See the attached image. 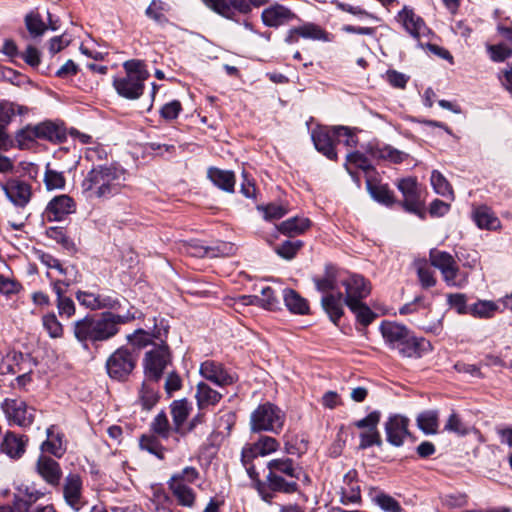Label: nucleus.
Masks as SVG:
<instances>
[{
  "mask_svg": "<svg viewBox=\"0 0 512 512\" xmlns=\"http://www.w3.org/2000/svg\"><path fill=\"white\" fill-rule=\"evenodd\" d=\"M134 319L135 315L129 311L125 314L103 312L98 318L86 315L73 322L72 331L75 339L86 346L88 342L95 344L112 339L119 333L121 325Z\"/></svg>",
  "mask_w": 512,
  "mask_h": 512,
  "instance_id": "nucleus-1",
  "label": "nucleus"
},
{
  "mask_svg": "<svg viewBox=\"0 0 512 512\" xmlns=\"http://www.w3.org/2000/svg\"><path fill=\"white\" fill-rule=\"evenodd\" d=\"M126 180L125 171L117 164H93L82 182L87 199L110 198L118 194Z\"/></svg>",
  "mask_w": 512,
  "mask_h": 512,
  "instance_id": "nucleus-2",
  "label": "nucleus"
},
{
  "mask_svg": "<svg viewBox=\"0 0 512 512\" xmlns=\"http://www.w3.org/2000/svg\"><path fill=\"white\" fill-rule=\"evenodd\" d=\"M380 331L387 346L402 358H421L432 350L430 341L417 337L405 325L384 321Z\"/></svg>",
  "mask_w": 512,
  "mask_h": 512,
  "instance_id": "nucleus-3",
  "label": "nucleus"
},
{
  "mask_svg": "<svg viewBox=\"0 0 512 512\" xmlns=\"http://www.w3.org/2000/svg\"><path fill=\"white\" fill-rule=\"evenodd\" d=\"M265 488L273 495V492L293 494L299 490L297 481L303 473L302 467L292 458L287 456L276 457L266 464Z\"/></svg>",
  "mask_w": 512,
  "mask_h": 512,
  "instance_id": "nucleus-4",
  "label": "nucleus"
},
{
  "mask_svg": "<svg viewBox=\"0 0 512 512\" xmlns=\"http://www.w3.org/2000/svg\"><path fill=\"white\" fill-rule=\"evenodd\" d=\"M280 443L277 439L267 435H261L255 442L246 443L241 450V464L245 468L249 478L255 483L261 498L265 502H271L273 495L265 488L264 482L260 480L253 461L259 456H267L278 451Z\"/></svg>",
  "mask_w": 512,
  "mask_h": 512,
  "instance_id": "nucleus-5",
  "label": "nucleus"
},
{
  "mask_svg": "<svg viewBox=\"0 0 512 512\" xmlns=\"http://www.w3.org/2000/svg\"><path fill=\"white\" fill-rule=\"evenodd\" d=\"M124 74L113 79V87L117 94L127 100L139 99L145 90V81L150 74L139 60H129L123 64Z\"/></svg>",
  "mask_w": 512,
  "mask_h": 512,
  "instance_id": "nucleus-6",
  "label": "nucleus"
},
{
  "mask_svg": "<svg viewBox=\"0 0 512 512\" xmlns=\"http://www.w3.org/2000/svg\"><path fill=\"white\" fill-rule=\"evenodd\" d=\"M286 414L273 403L260 404L250 415V431L279 434L285 424Z\"/></svg>",
  "mask_w": 512,
  "mask_h": 512,
  "instance_id": "nucleus-7",
  "label": "nucleus"
},
{
  "mask_svg": "<svg viewBox=\"0 0 512 512\" xmlns=\"http://www.w3.org/2000/svg\"><path fill=\"white\" fill-rule=\"evenodd\" d=\"M138 355L126 346L117 348L106 360L108 376L116 381H125L136 367Z\"/></svg>",
  "mask_w": 512,
  "mask_h": 512,
  "instance_id": "nucleus-8",
  "label": "nucleus"
},
{
  "mask_svg": "<svg viewBox=\"0 0 512 512\" xmlns=\"http://www.w3.org/2000/svg\"><path fill=\"white\" fill-rule=\"evenodd\" d=\"M431 265L439 269L443 280L448 286L463 287L468 282V276L460 272L453 256L447 252L432 250L430 252Z\"/></svg>",
  "mask_w": 512,
  "mask_h": 512,
  "instance_id": "nucleus-9",
  "label": "nucleus"
},
{
  "mask_svg": "<svg viewBox=\"0 0 512 512\" xmlns=\"http://www.w3.org/2000/svg\"><path fill=\"white\" fill-rule=\"evenodd\" d=\"M171 363L172 356L169 347L162 342L145 354L143 359L145 377L150 381L158 382Z\"/></svg>",
  "mask_w": 512,
  "mask_h": 512,
  "instance_id": "nucleus-10",
  "label": "nucleus"
},
{
  "mask_svg": "<svg viewBox=\"0 0 512 512\" xmlns=\"http://www.w3.org/2000/svg\"><path fill=\"white\" fill-rule=\"evenodd\" d=\"M0 409L10 426L27 428L34 422L35 409L20 398H5L0 404Z\"/></svg>",
  "mask_w": 512,
  "mask_h": 512,
  "instance_id": "nucleus-11",
  "label": "nucleus"
},
{
  "mask_svg": "<svg viewBox=\"0 0 512 512\" xmlns=\"http://www.w3.org/2000/svg\"><path fill=\"white\" fill-rule=\"evenodd\" d=\"M381 412L374 410L370 412L366 417L354 422V426L358 429L363 430L359 434V446L361 450H365L372 446L381 447L383 442L381 439L380 432L378 430V424L380 423Z\"/></svg>",
  "mask_w": 512,
  "mask_h": 512,
  "instance_id": "nucleus-12",
  "label": "nucleus"
},
{
  "mask_svg": "<svg viewBox=\"0 0 512 512\" xmlns=\"http://www.w3.org/2000/svg\"><path fill=\"white\" fill-rule=\"evenodd\" d=\"M209 8L219 15L234 19L236 13H248L251 8L260 7L268 3V0H202Z\"/></svg>",
  "mask_w": 512,
  "mask_h": 512,
  "instance_id": "nucleus-13",
  "label": "nucleus"
},
{
  "mask_svg": "<svg viewBox=\"0 0 512 512\" xmlns=\"http://www.w3.org/2000/svg\"><path fill=\"white\" fill-rule=\"evenodd\" d=\"M62 493L66 505L74 512L81 511L87 504L83 495V480L78 473H69L65 476Z\"/></svg>",
  "mask_w": 512,
  "mask_h": 512,
  "instance_id": "nucleus-14",
  "label": "nucleus"
},
{
  "mask_svg": "<svg viewBox=\"0 0 512 512\" xmlns=\"http://www.w3.org/2000/svg\"><path fill=\"white\" fill-rule=\"evenodd\" d=\"M396 186L404 198L400 203L401 206L406 211L421 216L423 213V203L417 179L414 177L402 178L397 181Z\"/></svg>",
  "mask_w": 512,
  "mask_h": 512,
  "instance_id": "nucleus-15",
  "label": "nucleus"
},
{
  "mask_svg": "<svg viewBox=\"0 0 512 512\" xmlns=\"http://www.w3.org/2000/svg\"><path fill=\"white\" fill-rule=\"evenodd\" d=\"M345 289L344 302L346 306H355L362 302L371 292V285L362 275L349 274L341 281Z\"/></svg>",
  "mask_w": 512,
  "mask_h": 512,
  "instance_id": "nucleus-16",
  "label": "nucleus"
},
{
  "mask_svg": "<svg viewBox=\"0 0 512 512\" xmlns=\"http://www.w3.org/2000/svg\"><path fill=\"white\" fill-rule=\"evenodd\" d=\"M308 227L309 226H275L276 232L278 233L276 237L283 235L288 238L275 247V252L284 259H292L301 248L302 242L300 240L292 241L291 238L305 233Z\"/></svg>",
  "mask_w": 512,
  "mask_h": 512,
  "instance_id": "nucleus-17",
  "label": "nucleus"
},
{
  "mask_svg": "<svg viewBox=\"0 0 512 512\" xmlns=\"http://www.w3.org/2000/svg\"><path fill=\"white\" fill-rule=\"evenodd\" d=\"M395 20L403 27V29L414 39L420 40L430 34V29L424 20L414 12L409 6H404L395 16Z\"/></svg>",
  "mask_w": 512,
  "mask_h": 512,
  "instance_id": "nucleus-18",
  "label": "nucleus"
},
{
  "mask_svg": "<svg viewBox=\"0 0 512 512\" xmlns=\"http://www.w3.org/2000/svg\"><path fill=\"white\" fill-rule=\"evenodd\" d=\"M409 419L400 414H393L388 417L384 424L387 442L394 446L400 447L404 444L405 439L411 437L409 432Z\"/></svg>",
  "mask_w": 512,
  "mask_h": 512,
  "instance_id": "nucleus-19",
  "label": "nucleus"
},
{
  "mask_svg": "<svg viewBox=\"0 0 512 512\" xmlns=\"http://www.w3.org/2000/svg\"><path fill=\"white\" fill-rule=\"evenodd\" d=\"M76 205L68 195L55 196L46 206L43 212V220L48 222H61L66 216L74 213Z\"/></svg>",
  "mask_w": 512,
  "mask_h": 512,
  "instance_id": "nucleus-20",
  "label": "nucleus"
},
{
  "mask_svg": "<svg viewBox=\"0 0 512 512\" xmlns=\"http://www.w3.org/2000/svg\"><path fill=\"white\" fill-rule=\"evenodd\" d=\"M311 137L317 151L330 160L337 158V152L335 151L337 144L336 126L331 128L319 126L312 131Z\"/></svg>",
  "mask_w": 512,
  "mask_h": 512,
  "instance_id": "nucleus-21",
  "label": "nucleus"
},
{
  "mask_svg": "<svg viewBox=\"0 0 512 512\" xmlns=\"http://www.w3.org/2000/svg\"><path fill=\"white\" fill-rule=\"evenodd\" d=\"M35 470L46 484L52 487L60 485L63 472L60 464L53 458L40 455L36 461Z\"/></svg>",
  "mask_w": 512,
  "mask_h": 512,
  "instance_id": "nucleus-22",
  "label": "nucleus"
},
{
  "mask_svg": "<svg viewBox=\"0 0 512 512\" xmlns=\"http://www.w3.org/2000/svg\"><path fill=\"white\" fill-rule=\"evenodd\" d=\"M199 372L203 378L220 387L231 385L236 381L235 376L229 373L221 363L213 360L201 363Z\"/></svg>",
  "mask_w": 512,
  "mask_h": 512,
  "instance_id": "nucleus-23",
  "label": "nucleus"
},
{
  "mask_svg": "<svg viewBox=\"0 0 512 512\" xmlns=\"http://www.w3.org/2000/svg\"><path fill=\"white\" fill-rule=\"evenodd\" d=\"M261 18L268 27L278 28L287 25L298 19L297 15L288 7L281 4H274L262 11Z\"/></svg>",
  "mask_w": 512,
  "mask_h": 512,
  "instance_id": "nucleus-24",
  "label": "nucleus"
},
{
  "mask_svg": "<svg viewBox=\"0 0 512 512\" xmlns=\"http://www.w3.org/2000/svg\"><path fill=\"white\" fill-rule=\"evenodd\" d=\"M343 303L344 295L341 292L328 293L321 298V306L334 324L343 316Z\"/></svg>",
  "mask_w": 512,
  "mask_h": 512,
  "instance_id": "nucleus-25",
  "label": "nucleus"
},
{
  "mask_svg": "<svg viewBox=\"0 0 512 512\" xmlns=\"http://www.w3.org/2000/svg\"><path fill=\"white\" fill-rule=\"evenodd\" d=\"M222 397V393L213 389L206 382L201 381L196 386L195 399L198 410H205L211 406L217 405Z\"/></svg>",
  "mask_w": 512,
  "mask_h": 512,
  "instance_id": "nucleus-26",
  "label": "nucleus"
},
{
  "mask_svg": "<svg viewBox=\"0 0 512 512\" xmlns=\"http://www.w3.org/2000/svg\"><path fill=\"white\" fill-rule=\"evenodd\" d=\"M38 139L52 143H62L66 140L65 128L52 121H44L35 125Z\"/></svg>",
  "mask_w": 512,
  "mask_h": 512,
  "instance_id": "nucleus-27",
  "label": "nucleus"
},
{
  "mask_svg": "<svg viewBox=\"0 0 512 512\" xmlns=\"http://www.w3.org/2000/svg\"><path fill=\"white\" fill-rule=\"evenodd\" d=\"M167 485L178 505L187 508H192L195 505L196 493L189 485L179 483L177 478L168 480Z\"/></svg>",
  "mask_w": 512,
  "mask_h": 512,
  "instance_id": "nucleus-28",
  "label": "nucleus"
},
{
  "mask_svg": "<svg viewBox=\"0 0 512 512\" xmlns=\"http://www.w3.org/2000/svg\"><path fill=\"white\" fill-rule=\"evenodd\" d=\"M366 186L371 197L378 203L391 206L396 202L394 194L387 184L378 183L375 178L369 176L366 179Z\"/></svg>",
  "mask_w": 512,
  "mask_h": 512,
  "instance_id": "nucleus-29",
  "label": "nucleus"
},
{
  "mask_svg": "<svg viewBox=\"0 0 512 512\" xmlns=\"http://www.w3.org/2000/svg\"><path fill=\"white\" fill-rule=\"evenodd\" d=\"M170 410L173 419L174 430L177 433H184L183 425L192 410L191 403L186 398L174 400L170 404Z\"/></svg>",
  "mask_w": 512,
  "mask_h": 512,
  "instance_id": "nucleus-30",
  "label": "nucleus"
},
{
  "mask_svg": "<svg viewBox=\"0 0 512 512\" xmlns=\"http://www.w3.org/2000/svg\"><path fill=\"white\" fill-rule=\"evenodd\" d=\"M26 441L24 436L8 432L1 443L0 450L10 458H20L25 452Z\"/></svg>",
  "mask_w": 512,
  "mask_h": 512,
  "instance_id": "nucleus-31",
  "label": "nucleus"
},
{
  "mask_svg": "<svg viewBox=\"0 0 512 512\" xmlns=\"http://www.w3.org/2000/svg\"><path fill=\"white\" fill-rule=\"evenodd\" d=\"M211 182L226 192H233L235 186V175L232 171L211 167L207 172Z\"/></svg>",
  "mask_w": 512,
  "mask_h": 512,
  "instance_id": "nucleus-32",
  "label": "nucleus"
},
{
  "mask_svg": "<svg viewBox=\"0 0 512 512\" xmlns=\"http://www.w3.org/2000/svg\"><path fill=\"white\" fill-rule=\"evenodd\" d=\"M7 197L17 206L28 203L31 195L30 186L25 182L13 181L5 187Z\"/></svg>",
  "mask_w": 512,
  "mask_h": 512,
  "instance_id": "nucleus-33",
  "label": "nucleus"
},
{
  "mask_svg": "<svg viewBox=\"0 0 512 512\" xmlns=\"http://www.w3.org/2000/svg\"><path fill=\"white\" fill-rule=\"evenodd\" d=\"M283 298L288 310L294 314L305 315L309 313L308 301L293 289H284Z\"/></svg>",
  "mask_w": 512,
  "mask_h": 512,
  "instance_id": "nucleus-34",
  "label": "nucleus"
},
{
  "mask_svg": "<svg viewBox=\"0 0 512 512\" xmlns=\"http://www.w3.org/2000/svg\"><path fill=\"white\" fill-rule=\"evenodd\" d=\"M313 283L315 284L317 291L324 293L325 295L332 293L337 286L336 268L331 264L326 265L324 275L314 277Z\"/></svg>",
  "mask_w": 512,
  "mask_h": 512,
  "instance_id": "nucleus-35",
  "label": "nucleus"
},
{
  "mask_svg": "<svg viewBox=\"0 0 512 512\" xmlns=\"http://www.w3.org/2000/svg\"><path fill=\"white\" fill-rule=\"evenodd\" d=\"M370 154L375 159L388 160L392 163H402L408 154L390 145H377L370 149Z\"/></svg>",
  "mask_w": 512,
  "mask_h": 512,
  "instance_id": "nucleus-36",
  "label": "nucleus"
},
{
  "mask_svg": "<svg viewBox=\"0 0 512 512\" xmlns=\"http://www.w3.org/2000/svg\"><path fill=\"white\" fill-rule=\"evenodd\" d=\"M158 382H153L145 377L142 383L139 400L144 409H152L159 400V393L157 388Z\"/></svg>",
  "mask_w": 512,
  "mask_h": 512,
  "instance_id": "nucleus-37",
  "label": "nucleus"
},
{
  "mask_svg": "<svg viewBox=\"0 0 512 512\" xmlns=\"http://www.w3.org/2000/svg\"><path fill=\"white\" fill-rule=\"evenodd\" d=\"M194 255L198 257H218L230 255L234 252V245L228 242H217L216 245H198L195 246Z\"/></svg>",
  "mask_w": 512,
  "mask_h": 512,
  "instance_id": "nucleus-38",
  "label": "nucleus"
},
{
  "mask_svg": "<svg viewBox=\"0 0 512 512\" xmlns=\"http://www.w3.org/2000/svg\"><path fill=\"white\" fill-rule=\"evenodd\" d=\"M53 428L51 426L47 429V440L41 444V450L60 458L66 450L63 445V435L59 433L54 435Z\"/></svg>",
  "mask_w": 512,
  "mask_h": 512,
  "instance_id": "nucleus-39",
  "label": "nucleus"
},
{
  "mask_svg": "<svg viewBox=\"0 0 512 512\" xmlns=\"http://www.w3.org/2000/svg\"><path fill=\"white\" fill-rule=\"evenodd\" d=\"M298 34L301 38L313 41H331L330 34L322 29L319 25L312 22H305L298 26Z\"/></svg>",
  "mask_w": 512,
  "mask_h": 512,
  "instance_id": "nucleus-40",
  "label": "nucleus"
},
{
  "mask_svg": "<svg viewBox=\"0 0 512 512\" xmlns=\"http://www.w3.org/2000/svg\"><path fill=\"white\" fill-rule=\"evenodd\" d=\"M42 327L51 339H60L64 336V326L54 312H47L41 317Z\"/></svg>",
  "mask_w": 512,
  "mask_h": 512,
  "instance_id": "nucleus-41",
  "label": "nucleus"
},
{
  "mask_svg": "<svg viewBox=\"0 0 512 512\" xmlns=\"http://www.w3.org/2000/svg\"><path fill=\"white\" fill-rule=\"evenodd\" d=\"M417 426L425 434H436L438 432V412L434 410H428L420 413L417 416Z\"/></svg>",
  "mask_w": 512,
  "mask_h": 512,
  "instance_id": "nucleus-42",
  "label": "nucleus"
},
{
  "mask_svg": "<svg viewBox=\"0 0 512 512\" xmlns=\"http://www.w3.org/2000/svg\"><path fill=\"white\" fill-rule=\"evenodd\" d=\"M430 182L436 194L442 197H446L450 200L454 199L453 189L441 172L438 170H433L431 172Z\"/></svg>",
  "mask_w": 512,
  "mask_h": 512,
  "instance_id": "nucleus-43",
  "label": "nucleus"
},
{
  "mask_svg": "<svg viewBox=\"0 0 512 512\" xmlns=\"http://www.w3.org/2000/svg\"><path fill=\"white\" fill-rule=\"evenodd\" d=\"M25 25L33 38L41 37L47 30V25L37 11H31L26 15Z\"/></svg>",
  "mask_w": 512,
  "mask_h": 512,
  "instance_id": "nucleus-44",
  "label": "nucleus"
},
{
  "mask_svg": "<svg viewBox=\"0 0 512 512\" xmlns=\"http://www.w3.org/2000/svg\"><path fill=\"white\" fill-rule=\"evenodd\" d=\"M415 267L420 285L423 289H428L436 285L434 271L426 261L415 262Z\"/></svg>",
  "mask_w": 512,
  "mask_h": 512,
  "instance_id": "nucleus-45",
  "label": "nucleus"
},
{
  "mask_svg": "<svg viewBox=\"0 0 512 512\" xmlns=\"http://www.w3.org/2000/svg\"><path fill=\"white\" fill-rule=\"evenodd\" d=\"M15 139L20 149L32 148L36 140H38L35 125H27L23 129L19 130L15 136Z\"/></svg>",
  "mask_w": 512,
  "mask_h": 512,
  "instance_id": "nucleus-46",
  "label": "nucleus"
},
{
  "mask_svg": "<svg viewBox=\"0 0 512 512\" xmlns=\"http://www.w3.org/2000/svg\"><path fill=\"white\" fill-rule=\"evenodd\" d=\"M46 235L57 243H60L66 250L71 252L76 251L74 241L66 235V231L63 226H50L46 230Z\"/></svg>",
  "mask_w": 512,
  "mask_h": 512,
  "instance_id": "nucleus-47",
  "label": "nucleus"
},
{
  "mask_svg": "<svg viewBox=\"0 0 512 512\" xmlns=\"http://www.w3.org/2000/svg\"><path fill=\"white\" fill-rule=\"evenodd\" d=\"M497 309L498 306L493 301L480 300L469 307V313L474 317L490 318Z\"/></svg>",
  "mask_w": 512,
  "mask_h": 512,
  "instance_id": "nucleus-48",
  "label": "nucleus"
},
{
  "mask_svg": "<svg viewBox=\"0 0 512 512\" xmlns=\"http://www.w3.org/2000/svg\"><path fill=\"white\" fill-rule=\"evenodd\" d=\"M44 183L48 190L63 189L66 180L62 172L51 169L50 165L47 164L44 174Z\"/></svg>",
  "mask_w": 512,
  "mask_h": 512,
  "instance_id": "nucleus-49",
  "label": "nucleus"
},
{
  "mask_svg": "<svg viewBox=\"0 0 512 512\" xmlns=\"http://www.w3.org/2000/svg\"><path fill=\"white\" fill-rule=\"evenodd\" d=\"M346 161V165H354L356 168L363 170L366 174V178L371 176V172H374V168L369 159L358 151L347 154Z\"/></svg>",
  "mask_w": 512,
  "mask_h": 512,
  "instance_id": "nucleus-50",
  "label": "nucleus"
},
{
  "mask_svg": "<svg viewBox=\"0 0 512 512\" xmlns=\"http://www.w3.org/2000/svg\"><path fill=\"white\" fill-rule=\"evenodd\" d=\"M487 53L494 62H504L512 57V48L504 43L486 45Z\"/></svg>",
  "mask_w": 512,
  "mask_h": 512,
  "instance_id": "nucleus-51",
  "label": "nucleus"
},
{
  "mask_svg": "<svg viewBox=\"0 0 512 512\" xmlns=\"http://www.w3.org/2000/svg\"><path fill=\"white\" fill-rule=\"evenodd\" d=\"M140 447L143 450L155 455L159 459H164L165 450L158 439L151 435H143L140 438Z\"/></svg>",
  "mask_w": 512,
  "mask_h": 512,
  "instance_id": "nucleus-52",
  "label": "nucleus"
},
{
  "mask_svg": "<svg viewBox=\"0 0 512 512\" xmlns=\"http://www.w3.org/2000/svg\"><path fill=\"white\" fill-rule=\"evenodd\" d=\"M151 430L158 436L167 439L170 435V423L164 411L159 412L151 422Z\"/></svg>",
  "mask_w": 512,
  "mask_h": 512,
  "instance_id": "nucleus-53",
  "label": "nucleus"
},
{
  "mask_svg": "<svg viewBox=\"0 0 512 512\" xmlns=\"http://www.w3.org/2000/svg\"><path fill=\"white\" fill-rule=\"evenodd\" d=\"M356 316L357 321L363 326L369 325L375 318V313L362 301L355 306H347Z\"/></svg>",
  "mask_w": 512,
  "mask_h": 512,
  "instance_id": "nucleus-54",
  "label": "nucleus"
},
{
  "mask_svg": "<svg viewBox=\"0 0 512 512\" xmlns=\"http://www.w3.org/2000/svg\"><path fill=\"white\" fill-rule=\"evenodd\" d=\"M153 337L154 336L151 335L149 332H147L143 329H137L133 333L128 334L126 336V340L133 347H135L137 349H142L152 343Z\"/></svg>",
  "mask_w": 512,
  "mask_h": 512,
  "instance_id": "nucleus-55",
  "label": "nucleus"
},
{
  "mask_svg": "<svg viewBox=\"0 0 512 512\" xmlns=\"http://www.w3.org/2000/svg\"><path fill=\"white\" fill-rule=\"evenodd\" d=\"M374 502L385 512H402L400 503L392 496L379 493L374 497Z\"/></svg>",
  "mask_w": 512,
  "mask_h": 512,
  "instance_id": "nucleus-56",
  "label": "nucleus"
},
{
  "mask_svg": "<svg viewBox=\"0 0 512 512\" xmlns=\"http://www.w3.org/2000/svg\"><path fill=\"white\" fill-rule=\"evenodd\" d=\"M444 429L459 436L467 435L470 431L468 425H466L460 416L454 412L447 419Z\"/></svg>",
  "mask_w": 512,
  "mask_h": 512,
  "instance_id": "nucleus-57",
  "label": "nucleus"
},
{
  "mask_svg": "<svg viewBox=\"0 0 512 512\" xmlns=\"http://www.w3.org/2000/svg\"><path fill=\"white\" fill-rule=\"evenodd\" d=\"M472 219L475 224H492L497 220L491 208L486 205L475 207L472 211Z\"/></svg>",
  "mask_w": 512,
  "mask_h": 512,
  "instance_id": "nucleus-58",
  "label": "nucleus"
},
{
  "mask_svg": "<svg viewBox=\"0 0 512 512\" xmlns=\"http://www.w3.org/2000/svg\"><path fill=\"white\" fill-rule=\"evenodd\" d=\"M266 221L279 220L288 212L287 207L282 203H270L261 208Z\"/></svg>",
  "mask_w": 512,
  "mask_h": 512,
  "instance_id": "nucleus-59",
  "label": "nucleus"
},
{
  "mask_svg": "<svg viewBox=\"0 0 512 512\" xmlns=\"http://www.w3.org/2000/svg\"><path fill=\"white\" fill-rule=\"evenodd\" d=\"M284 451L288 455L301 456L307 451V442L304 439H288L284 437Z\"/></svg>",
  "mask_w": 512,
  "mask_h": 512,
  "instance_id": "nucleus-60",
  "label": "nucleus"
},
{
  "mask_svg": "<svg viewBox=\"0 0 512 512\" xmlns=\"http://www.w3.org/2000/svg\"><path fill=\"white\" fill-rule=\"evenodd\" d=\"M177 478L181 484H193L199 478V471L192 466L183 468L180 472L174 473L169 480Z\"/></svg>",
  "mask_w": 512,
  "mask_h": 512,
  "instance_id": "nucleus-61",
  "label": "nucleus"
},
{
  "mask_svg": "<svg viewBox=\"0 0 512 512\" xmlns=\"http://www.w3.org/2000/svg\"><path fill=\"white\" fill-rule=\"evenodd\" d=\"M95 298V311L102 309L117 310L121 306L120 301L111 295L95 294Z\"/></svg>",
  "mask_w": 512,
  "mask_h": 512,
  "instance_id": "nucleus-62",
  "label": "nucleus"
},
{
  "mask_svg": "<svg viewBox=\"0 0 512 512\" xmlns=\"http://www.w3.org/2000/svg\"><path fill=\"white\" fill-rule=\"evenodd\" d=\"M56 307L59 316L62 318H71L76 313V306L74 301L67 296L56 299Z\"/></svg>",
  "mask_w": 512,
  "mask_h": 512,
  "instance_id": "nucleus-63",
  "label": "nucleus"
},
{
  "mask_svg": "<svg viewBox=\"0 0 512 512\" xmlns=\"http://www.w3.org/2000/svg\"><path fill=\"white\" fill-rule=\"evenodd\" d=\"M258 301L263 308L268 310H275L279 305L273 289L269 286L261 289V297Z\"/></svg>",
  "mask_w": 512,
  "mask_h": 512,
  "instance_id": "nucleus-64",
  "label": "nucleus"
}]
</instances>
